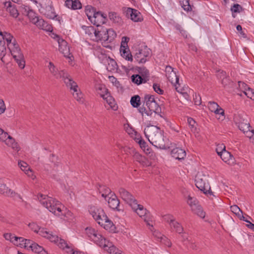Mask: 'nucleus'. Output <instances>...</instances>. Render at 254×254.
I'll list each match as a JSON object with an SVG mask.
<instances>
[{
    "label": "nucleus",
    "instance_id": "423d86ee",
    "mask_svg": "<svg viewBox=\"0 0 254 254\" xmlns=\"http://www.w3.org/2000/svg\"><path fill=\"white\" fill-rule=\"evenodd\" d=\"M204 178L200 176H197L196 177L195 182L196 187L204 193L213 195V192L211 191L210 186L208 183L206 182L205 178L204 176Z\"/></svg>",
    "mask_w": 254,
    "mask_h": 254
},
{
    "label": "nucleus",
    "instance_id": "f257e3e1",
    "mask_svg": "<svg viewBox=\"0 0 254 254\" xmlns=\"http://www.w3.org/2000/svg\"><path fill=\"white\" fill-rule=\"evenodd\" d=\"M144 133L150 143L160 149L167 150L176 145L164 136V131L157 126H147L144 128Z\"/></svg>",
    "mask_w": 254,
    "mask_h": 254
},
{
    "label": "nucleus",
    "instance_id": "393cba45",
    "mask_svg": "<svg viewBox=\"0 0 254 254\" xmlns=\"http://www.w3.org/2000/svg\"><path fill=\"white\" fill-rule=\"evenodd\" d=\"M65 5L68 8L74 10L80 9L82 7V4L79 0H66Z\"/></svg>",
    "mask_w": 254,
    "mask_h": 254
},
{
    "label": "nucleus",
    "instance_id": "49530a36",
    "mask_svg": "<svg viewBox=\"0 0 254 254\" xmlns=\"http://www.w3.org/2000/svg\"><path fill=\"white\" fill-rule=\"evenodd\" d=\"M5 41H1L0 40V57L2 62H4L3 61V58L6 54V47L5 45Z\"/></svg>",
    "mask_w": 254,
    "mask_h": 254
},
{
    "label": "nucleus",
    "instance_id": "a211bd4d",
    "mask_svg": "<svg viewBox=\"0 0 254 254\" xmlns=\"http://www.w3.org/2000/svg\"><path fill=\"white\" fill-rule=\"evenodd\" d=\"M0 193L3 194L6 196L14 197L17 196L19 198L22 199L21 196L12 190L10 189H9L6 185L0 182Z\"/></svg>",
    "mask_w": 254,
    "mask_h": 254
},
{
    "label": "nucleus",
    "instance_id": "58836bf2",
    "mask_svg": "<svg viewBox=\"0 0 254 254\" xmlns=\"http://www.w3.org/2000/svg\"><path fill=\"white\" fill-rule=\"evenodd\" d=\"M0 35L2 36L3 41H4V40H5L6 41L8 48H9V47H11L12 46V43H11V40L13 38V36L10 33H8L7 32L2 33L1 31L0 32Z\"/></svg>",
    "mask_w": 254,
    "mask_h": 254
},
{
    "label": "nucleus",
    "instance_id": "37998d69",
    "mask_svg": "<svg viewBox=\"0 0 254 254\" xmlns=\"http://www.w3.org/2000/svg\"><path fill=\"white\" fill-rule=\"evenodd\" d=\"M31 251L37 254H40L42 252L48 254V252L46 251L42 246L39 245L38 244L35 243L31 249Z\"/></svg>",
    "mask_w": 254,
    "mask_h": 254
},
{
    "label": "nucleus",
    "instance_id": "338daca9",
    "mask_svg": "<svg viewBox=\"0 0 254 254\" xmlns=\"http://www.w3.org/2000/svg\"><path fill=\"white\" fill-rule=\"evenodd\" d=\"M245 95L251 99L253 100H254V90L251 88H248V89L246 92H245Z\"/></svg>",
    "mask_w": 254,
    "mask_h": 254
},
{
    "label": "nucleus",
    "instance_id": "6e6552de",
    "mask_svg": "<svg viewBox=\"0 0 254 254\" xmlns=\"http://www.w3.org/2000/svg\"><path fill=\"white\" fill-rule=\"evenodd\" d=\"M119 192L122 198L128 203L131 207L133 206V203L137 202L134 197L124 188H120L119 189Z\"/></svg>",
    "mask_w": 254,
    "mask_h": 254
},
{
    "label": "nucleus",
    "instance_id": "20e7f679",
    "mask_svg": "<svg viewBox=\"0 0 254 254\" xmlns=\"http://www.w3.org/2000/svg\"><path fill=\"white\" fill-rule=\"evenodd\" d=\"M48 67L51 73L55 78L57 79H62L66 86L71 89H73L74 91H76L77 83L72 80L65 70H59L52 62L49 63Z\"/></svg>",
    "mask_w": 254,
    "mask_h": 254
},
{
    "label": "nucleus",
    "instance_id": "a19ab883",
    "mask_svg": "<svg viewBox=\"0 0 254 254\" xmlns=\"http://www.w3.org/2000/svg\"><path fill=\"white\" fill-rule=\"evenodd\" d=\"M120 53L121 56L126 60L129 61H132V56L129 49H120Z\"/></svg>",
    "mask_w": 254,
    "mask_h": 254
},
{
    "label": "nucleus",
    "instance_id": "09e8293b",
    "mask_svg": "<svg viewBox=\"0 0 254 254\" xmlns=\"http://www.w3.org/2000/svg\"><path fill=\"white\" fill-rule=\"evenodd\" d=\"M14 240L12 241V243L15 246L23 248L24 238L22 237H14Z\"/></svg>",
    "mask_w": 254,
    "mask_h": 254
},
{
    "label": "nucleus",
    "instance_id": "412c9836",
    "mask_svg": "<svg viewBox=\"0 0 254 254\" xmlns=\"http://www.w3.org/2000/svg\"><path fill=\"white\" fill-rule=\"evenodd\" d=\"M102 247L109 254H122V252L109 241L107 240V242L105 243V245H103Z\"/></svg>",
    "mask_w": 254,
    "mask_h": 254
},
{
    "label": "nucleus",
    "instance_id": "13d9d810",
    "mask_svg": "<svg viewBox=\"0 0 254 254\" xmlns=\"http://www.w3.org/2000/svg\"><path fill=\"white\" fill-rule=\"evenodd\" d=\"M160 242L165 246L170 247L171 246L172 243L170 240H169L166 237L164 236H162L160 238Z\"/></svg>",
    "mask_w": 254,
    "mask_h": 254
},
{
    "label": "nucleus",
    "instance_id": "7c9ffc66",
    "mask_svg": "<svg viewBox=\"0 0 254 254\" xmlns=\"http://www.w3.org/2000/svg\"><path fill=\"white\" fill-rule=\"evenodd\" d=\"M7 137V139L4 141L5 144L8 146L11 147L14 150L18 151L20 147L18 143L15 142V139L10 135H8Z\"/></svg>",
    "mask_w": 254,
    "mask_h": 254
},
{
    "label": "nucleus",
    "instance_id": "4468645a",
    "mask_svg": "<svg viewBox=\"0 0 254 254\" xmlns=\"http://www.w3.org/2000/svg\"><path fill=\"white\" fill-rule=\"evenodd\" d=\"M104 219H101L99 221L98 224L103 226L105 229L112 233H116V227L113 223L111 221L105 214Z\"/></svg>",
    "mask_w": 254,
    "mask_h": 254
},
{
    "label": "nucleus",
    "instance_id": "5701e85b",
    "mask_svg": "<svg viewBox=\"0 0 254 254\" xmlns=\"http://www.w3.org/2000/svg\"><path fill=\"white\" fill-rule=\"evenodd\" d=\"M221 153L220 154L219 156L223 161L231 165L235 163V158L227 150H224L223 152H221Z\"/></svg>",
    "mask_w": 254,
    "mask_h": 254
},
{
    "label": "nucleus",
    "instance_id": "052dcab7",
    "mask_svg": "<svg viewBox=\"0 0 254 254\" xmlns=\"http://www.w3.org/2000/svg\"><path fill=\"white\" fill-rule=\"evenodd\" d=\"M208 106L209 109L211 111V112L214 113V112H215L216 109L219 107V106L218 105L217 103H216L215 102L211 101L208 102Z\"/></svg>",
    "mask_w": 254,
    "mask_h": 254
},
{
    "label": "nucleus",
    "instance_id": "473e14b6",
    "mask_svg": "<svg viewBox=\"0 0 254 254\" xmlns=\"http://www.w3.org/2000/svg\"><path fill=\"white\" fill-rule=\"evenodd\" d=\"M106 35L105 37H103V41H107L109 43L112 42L116 37V32L112 29H109L106 31Z\"/></svg>",
    "mask_w": 254,
    "mask_h": 254
},
{
    "label": "nucleus",
    "instance_id": "de8ad7c7",
    "mask_svg": "<svg viewBox=\"0 0 254 254\" xmlns=\"http://www.w3.org/2000/svg\"><path fill=\"white\" fill-rule=\"evenodd\" d=\"M221 83L223 87L225 88H232L233 87L234 84L233 82L231 81L229 76L225 79H222V81H221Z\"/></svg>",
    "mask_w": 254,
    "mask_h": 254
},
{
    "label": "nucleus",
    "instance_id": "2f4dec72",
    "mask_svg": "<svg viewBox=\"0 0 254 254\" xmlns=\"http://www.w3.org/2000/svg\"><path fill=\"white\" fill-rule=\"evenodd\" d=\"M33 24H35L39 28L46 30L47 31L50 30V26H48L47 23L42 18H40L39 17L37 18L35 22Z\"/></svg>",
    "mask_w": 254,
    "mask_h": 254
},
{
    "label": "nucleus",
    "instance_id": "7ed1b4c3",
    "mask_svg": "<svg viewBox=\"0 0 254 254\" xmlns=\"http://www.w3.org/2000/svg\"><path fill=\"white\" fill-rule=\"evenodd\" d=\"M38 198L40 203L55 215L59 217L66 216L64 212L66 209L56 199L42 194H38Z\"/></svg>",
    "mask_w": 254,
    "mask_h": 254
},
{
    "label": "nucleus",
    "instance_id": "5fc2aeb1",
    "mask_svg": "<svg viewBox=\"0 0 254 254\" xmlns=\"http://www.w3.org/2000/svg\"><path fill=\"white\" fill-rule=\"evenodd\" d=\"M129 40V38L127 37H123L122 39L121 45L120 49H128L127 43Z\"/></svg>",
    "mask_w": 254,
    "mask_h": 254
},
{
    "label": "nucleus",
    "instance_id": "f8f14e48",
    "mask_svg": "<svg viewBox=\"0 0 254 254\" xmlns=\"http://www.w3.org/2000/svg\"><path fill=\"white\" fill-rule=\"evenodd\" d=\"M90 21L93 25L99 26L106 23L107 15L100 11H97Z\"/></svg>",
    "mask_w": 254,
    "mask_h": 254
},
{
    "label": "nucleus",
    "instance_id": "39448f33",
    "mask_svg": "<svg viewBox=\"0 0 254 254\" xmlns=\"http://www.w3.org/2000/svg\"><path fill=\"white\" fill-rule=\"evenodd\" d=\"M136 70L138 72V74H133L131 76V81L137 84L140 85L142 83H146L149 80V72L146 67H137Z\"/></svg>",
    "mask_w": 254,
    "mask_h": 254
},
{
    "label": "nucleus",
    "instance_id": "774afa93",
    "mask_svg": "<svg viewBox=\"0 0 254 254\" xmlns=\"http://www.w3.org/2000/svg\"><path fill=\"white\" fill-rule=\"evenodd\" d=\"M243 9V7L239 4H234L231 7V10L233 12H240Z\"/></svg>",
    "mask_w": 254,
    "mask_h": 254
},
{
    "label": "nucleus",
    "instance_id": "2eb2a0df",
    "mask_svg": "<svg viewBox=\"0 0 254 254\" xmlns=\"http://www.w3.org/2000/svg\"><path fill=\"white\" fill-rule=\"evenodd\" d=\"M132 209L140 217H144V221L146 222L147 224L150 225V223L147 219V210L144 208L143 205L138 204L137 202L133 204Z\"/></svg>",
    "mask_w": 254,
    "mask_h": 254
},
{
    "label": "nucleus",
    "instance_id": "f704fd0d",
    "mask_svg": "<svg viewBox=\"0 0 254 254\" xmlns=\"http://www.w3.org/2000/svg\"><path fill=\"white\" fill-rule=\"evenodd\" d=\"M7 11H9L10 15L14 18H17L19 15V13L16 5L14 4L12 5L10 2L8 3Z\"/></svg>",
    "mask_w": 254,
    "mask_h": 254
},
{
    "label": "nucleus",
    "instance_id": "4be33fe9",
    "mask_svg": "<svg viewBox=\"0 0 254 254\" xmlns=\"http://www.w3.org/2000/svg\"><path fill=\"white\" fill-rule=\"evenodd\" d=\"M12 47H9L8 49L11 53V55L12 56L14 59H17V58H21L22 56H23V55L22 54L21 52V50L18 45L17 44L13 43H12Z\"/></svg>",
    "mask_w": 254,
    "mask_h": 254
},
{
    "label": "nucleus",
    "instance_id": "6ab92c4d",
    "mask_svg": "<svg viewBox=\"0 0 254 254\" xmlns=\"http://www.w3.org/2000/svg\"><path fill=\"white\" fill-rule=\"evenodd\" d=\"M172 156L179 160L184 159L186 156V151L179 147L173 148L171 152Z\"/></svg>",
    "mask_w": 254,
    "mask_h": 254
},
{
    "label": "nucleus",
    "instance_id": "e433bc0d",
    "mask_svg": "<svg viewBox=\"0 0 254 254\" xmlns=\"http://www.w3.org/2000/svg\"><path fill=\"white\" fill-rule=\"evenodd\" d=\"M191 211L201 218L205 217V212L203 211L202 207L200 204L192 208Z\"/></svg>",
    "mask_w": 254,
    "mask_h": 254
},
{
    "label": "nucleus",
    "instance_id": "603ef678",
    "mask_svg": "<svg viewBox=\"0 0 254 254\" xmlns=\"http://www.w3.org/2000/svg\"><path fill=\"white\" fill-rule=\"evenodd\" d=\"M71 90V89L70 88ZM76 91H74L73 89H71V90L73 91V93H72L73 96L74 98L78 102L83 103V100L82 99V93L78 91V87L76 89Z\"/></svg>",
    "mask_w": 254,
    "mask_h": 254
},
{
    "label": "nucleus",
    "instance_id": "c03bdc74",
    "mask_svg": "<svg viewBox=\"0 0 254 254\" xmlns=\"http://www.w3.org/2000/svg\"><path fill=\"white\" fill-rule=\"evenodd\" d=\"M187 203L190 207L191 209L199 204L198 201L196 198L192 197L190 195H189L188 197Z\"/></svg>",
    "mask_w": 254,
    "mask_h": 254
},
{
    "label": "nucleus",
    "instance_id": "79ce46f5",
    "mask_svg": "<svg viewBox=\"0 0 254 254\" xmlns=\"http://www.w3.org/2000/svg\"><path fill=\"white\" fill-rule=\"evenodd\" d=\"M130 102L133 107H139L141 104L140 96L138 95H136L131 97Z\"/></svg>",
    "mask_w": 254,
    "mask_h": 254
},
{
    "label": "nucleus",
    "instance_id": "c756f323",
    "mask_svg": "<svg viewBox=\"0 0 254 254\" xmlns=\"http://www.w3.org/2000/svg\"><path fill=\"white\" fill-rule=\"evenodd\" d=\"M147 107L148 108V112H145V114L147 116H151L153 112L155 114L159 113L160 110V108L156 101Z\"/></svg>",
    "mask_w": 254,
    "mask_h": 254
},
{
    "label": "nucleus",
    "instance_id": "ea45409f",
    "mask_svg": "<svg viewBox=\"0 0 254 254\" xmlns=\"http://www.w3.org/2000/svg\"><path fill=\"white\" fill-rule=\"evenodd\" d=\"M170 227L172 229L173 228L174 230L179 234H182L183 232V227L181 224L178 221H176V220L174 221H173L172 224H171L170 225Z\"/></svg>",
    "mask_w": 254,
    "mask_h": 254
},
{
    "label": "nucleus",
    "instance_id": "cd10ccee",
    "mask_svg": "<svg viewBox=\"0 0 254 254\" xmlns=\"http://www.w3.org/2000/svg\"><path fill=\"white\" fill-rule=\"evenodd\" d=\"M109 18L113 22L119 25H121L123 23V20L120 15L115 12H110L109 13Z\"/></svg>",
    "mask_w": 254,
    "mask_h": 254
},
{
    "label": "nucleus",
    "instance_id": "4c0bfd02",
    "mask_svg": "<svg viewBox=\"0 0 254 254\" xmlns=\"http://www.w3.org/2000/svg\"><path fill=\"white\" fill-rule=\"evenodd\" d=\"M18 165L21 170L24 171L25 174H27L29 176H30L31 174H32V171L30 170L28 164L26 162L20 161L18 162Z\"/></svg>",
    "mask_w": 254,
    "mask_h": 254
},
{
    "label": "nucleus",
    "instance_id": "3c124183",
    "mask_svg": "<svg viewBox=\"0 0 254 254\" xmlns=\"http://www.w3.org/2000/svg\"><path fill=\"white\" fill-rule=\"evenodd\" d=\"M97 187L98 188V191L100 193H111V189L105 186L99 184L97 185Z\"/></svg>",
    "mask_w": 254,
    "mask_h": 254
},
{
    "label": "nucleus",
    "instance_id": "0eeeda50",
    "mask_svg": "<svg viewBox=\"0 0 254 254\" xmlns=\"http://www.w3.org/2000/svg\"><path fill=\"white\" fill-rule=\"evenodd\" d=\"M40 11L41 13L45 15L47 18L54 19L58 16L56 14L55 9L52 4V2L49 4H45L42 6L41 4Z\"/></svg>",
    "mask_w": 254,
    "mask_h": 254
},
{
    "label": "nucleus",
    "instance_id": "dca6fc26",
    "mask_svg": "<svg viewBox=\"0 0 254 254\" xmlns=\"http://www.w3.org/2000/svg\"><path fill=\"white\" fill-rule=\"evenodd\" d=\"M22 9L23 14L26 15L30 21L33 23L35 22L39 17L35 11L28 5H23L22 6Z\"/></svg>",
    "mask_w": 254,
    "mask_h": 254
},
{
    "label": "nucleus",
    "instance_id": "bf43d9fd",
    "mask_svg": "<svg viewBox=\"0 0 254 254\" xmlns=\"http://www.w3.org/2000/svg\"><path fill=\"white\" fill-rule=\"evenodd\" d=\"M188 123L191 128L192 131H195L196 129L195 127L196 122L195 121L191 118H188Z\"/></svg>",
    "mask_w": 254,
    "mask_h": 254
},
{
    "label": "nucleus",
    "instance_id": "69168bd1",
    "mask_svg": "<svg viewBox=\"0 0 254 254\" xmlns=\"http://www.w3.org/2000/svg\"><path fill=\"white\" fill-rule=\"evenodd\" d=\"M154 90L159 94L162 95L164 93V90L160 88L159 84L154 83L153 85Z\"/></svg>",
    "mask_w": 254,
    "mask_h": 254
},
{
    "label": "nucleus",
    "instance_id": "9d476101",
    "mask_svg": "<svg viewBox=\"0 0 254 254\" xmlns=\"http://www.w3.org/2000/svg\"><path fill=\"white\" fill-rule=\"evenodd\" d=\"M151 51L147 47L138 50L134 55V59L139 63H144L146 61V58L150 55Z\"/></svg>",
    "mask_w": 254,
    "mask_h": 254
},
{
    "label": "nucleus",
    "instance_id": "c9c22d12",
    "mask_svg": "<svg viewBox=\"0 0 254 254\" xmlns=\"http://www.w3.org/2000/svg\"><path fill=\"white\" fill-rule=\"evenodd\" d=\"M96 12V9L92 6L87 5L85 6V12L89 20L92 19Z\"/></svg>",
    "mask_w": 254,
    "mask_h": 254
},
{
    "label": "nucleus",
    "instance_id": "c85d7f7f",
    "mask_svg": "<svg viewBox=\"0 0 254 254\" xmlns=\"http://www.w3.org/2000/svg\"><path fill=\"white\" fill-rule=\"evenodd\" d=\"M100 247H102L103 245H105V243L107 242V240L105 239L101 235L96 232L95 235H93L91 239Z\"/></svg>",
    "mask_w": 254,
    "mask_h": 254
},
{
    "label": "nucleus",
    "instance_id": "1a4fd4ad",
    "mask_svg": "<svg viewBox=\"0 0 254 254\" xmlns=\"http://www.w3.org/2000/svg\"><path fill=\"white\" fill-rule=\"evenodd\" d=\"M125 12L126 16L130 18L134 22H141L143 20L142 14L137 9L127 7Z\"/></svg>",
    "mask_w": 254,
    "mask_h": 254
},
{
    "label": "nucleus",
    "instance_id": "8fccbe9b",
    "mask_svg": "<svg viewBox=\"0 0 254 254\" xmlns=\"http://www.w3.org/2000/svg\"><path fill=\"white\" fill-rule=\"evenodd\" d=\"M82 28L85 30V33L88 34L89 36H91L93 34H94L95 36V33L96 32V29L94 28V27L91 26H83Z\"/></svg>",
    "mask_w": 254,
    "mask_h": 254
},
{
    "label": "nucleus",
    "instance_id": "aec40b11",
    "mask_svg": "<svg viewBox=\"0 0 254 254\" xmlns=\"http://www.w3.org/2000/svg\"><path fill=\"white\" fill-rule=\"evenodd\" d=\"M109 206L114 209L120 211V201L115 194H113L108 199Z\"/></svg>",
    "mask_w": 254,
    "mask_h": 254
},
{
    "label": "nucleus",
    "instance_id": "f3484780",
    "mask_svg": "<svg viewBox=\"0 0 254 254\" xmlns=\"http://www.w3.org/2000/svg\"><path fill=\"white\" fill-rule=\"evenodd\" d=\"M166 76L168 80L172 84L178 83L179 78L176 75V72L170 65H167L165 68Z\"/></svg>",
    "mask_w": 254,
    "mask_h": 254
},
{
    "label": "nucleus",
    "instance_id": "6e6d98bb",
    "mask_svg": "<svg viewBox=\"0 0 254 254\" xmlns=\"http://www.w3.org/2000/svg\"><path fill=\"white\" fill-rule=\"evenodd\" d=\"M144 100L146 102V106L151 104L155 101L154 96L150 95H146L144 96Z\"/></svg>",
    "mask_w": 254,
    "mask_h": 254
},
{
    "label": "nucleus",
    "instance_id": "680f3d73",
    "mask_svg": "<svg viewBox=\"0 0 254 254\" xmlns=\"http://www.w3.org/2000/svg\"><path fill=\"white\" fill-rule=\"evenodd\" d=\"M175 28L178 31H180V33L185 38L187 37L186 34V31L183 29L182 26L178 23H175L174 25Z\"/></svg>",
    "mask_w": 254,
    "mask_h": 254
},
{
    "label": "nucleus",
    "instance_id": "e2e57ef3",
    "mask_svg": "<svg viewBox=\"0 0 254 254\" xmlns=\"http://www.w3.org/2000/svg\"><path fill=\"white\" fill-rule=\"evenodd\" d=\"M163 219L166 222L169 223L170 226L172 224L173 221L175 220L174 217L171 214L165 215L163 216Z\"/></svg>",
    "mask_w": 254,
    "mask_h": 254
},
{
    "label": "nucleus",
    "instance_id": "9b49d317",
    "mask_svg": "<svg viewBox=\"0 0 254 254\" xmlns=\"http://www.w3.org/2000/svg\"><path fill=\"white\" fill-rule=\"evenodd\" d=\"M89 212L93 218L99 223L101 219H104L106 214L103 209L95 206H90L89 208Z\"/></svg>",
    "mask_w": 254,
    "mask_h": 254
},
{
    "label": "nucleus",
    "instance_id": "f03ea898",
    "mask_svg": "<svg viewBox=\"0 0 254 254\" xmlns=\"http://www.w3.org/2000/svg\"><path fill=\"white\" fill-rule=\"evenodd\" d=\"M28 226L34 232L47 238L51 242L57 244L60 248L65 250L66 253H69L70 254H80L81 252L75 250L72 245H68L64 239L59 238L57 235H54L52 233H50V232L48 231L46 228L40 227L35 223H30L28 224Z\"/></svg>",
    "mask_w": 254,
    "mask_h": 254
},
{
    "label": "nucleus",
    "instance_id": "b1692460",
    "mask_svg": "<svg viewBox=\"0 0 254 254\" xmlns=\"http://www.w3.org/2000/svg\"><path fill=\"white\" fill-rule=\"evenodd\" d=\"M236 123L238 125L239 128L243 132L251 128L250 124L247 119L240 117L239 119L236 121Z\"/></svg>",
    "mask_w": 254,
    "mask_h": 254
},
{
    "label": "nucleus",
    "instance_id": "4d7b16f0",
    "mask_svg": "<svg viewBox=\"0 0 254 254\" xmlns=\"http://www.w3.org/2000/svg\"><path fill=\"white\" fill-rule=\"evenodd\" d=\"M14 60L16 61V63L18 65V66L21 69H23L24 68L25 65V61L24 60V56H22L21 58H20V59H15Z\"/></svg>",
    "mask_w": 254,
    "mask_h": 254
},
{
    "label": "nucleus",
    "instance_id": "a878e982",
    "mask_svg": "<svg viewBox=\"0 0 254 254\" xmlns=\"http://www.w3.org/2000/svg\"><path fill=\"white\" fill-rule=\"evenodd\" d=\"M96 32L95 33V37L96 40L103 41V37H105L106 35V31L108 30V29L102 26V25L99 26H97L96 29Z\"/></svg>",
    "mask_w": 254,
    "mask_h": 254
},
{
    "label": "nucleus",
    "instance_id": "72a5a7b5",
    "mask_svg": "<svg viewBox=\"0 0 254 254\" xmlns=\"http://www.w3.org/2000/svg\"><path fill=\"white\" fill-rule=\"evenodd\" d=\"M230 209L240 220H245L246 218L243 215V211L237 205L231 206Z\"/></svg>",
    "mask_w": 254,
    "mask_h": 254
},
{
    "label": "nucleus",
    "instance_id": "bb28decb",
    "mask_svg": "<svg viewBox=\"0 0 254 254\" xmlns=\"http://www.w3.org/2000/svg\"><path fill=\"white\" fill-rule=\"evenodd\" d=\"M102 97L106 100L107 103L112 110L114 111L117 110L118 108V105L115 103V100L112 96L109 95L108 93L103 95Z\"/></svg>",
    "mask_w": 254,
    "mask_h": 254
},
{
    "label": "nucleus",
    "instance_id": "ddd939ff",
    "mask_svg": "<svg viewBox=\"0 0 254 254\" xmlns=\"http://www.w3.org/2000/svg\"><path fill=\"white\" fill-rule=\"evenodd\" d=\"M57 40L59 43V50L62 53L65 57L69 58V55H70L69 48L67 45V43L62 38H61L60 36H57Z\"/></svg>",
    "mask_w": 254,
    "mask_h": 254
},
{
    "label": "nucleus",
    "instance_id": "a18cd8bd",
    "mask_svg": "<svg viewBox=\"0 0 254 254\" xmlns=\"http://www.w3.org/2000/svg\"><path fill=\"white\" fill-rule=\"evenodd\" d=\"M180 4L184 10L189 12L192 10V8L190 4V0H181Z\"/></svg>",
    "mask_w": 254,
    "mask_h": 254
},
{
    "label": "nucleus",
    "instance_id": "864d4df0",
    "mask_svg": "<svg viewBox=\"0 0 254 254\" xmlns=\"http://www.w3.org/2000/svg\"><path fill=\"white\" fill-rule=\"evenodd\" d=\"M35 242L33 241L24 239L23 248L27 250H31Z\"/></svg>",
    "mask_w": 254,
    "mask_h": 254
},
{
    "label": "nucleus",
    "instance_id": "0e129e2a",
    "mask_svg": "<svg viewBox=\"0 0 254 254\" xmlns=\"http://www.w3.org/2000/svg\"><path fill=\"white\" fill-rule=\"evenodd\" d=\"M86 233L88 237L91 239L93 235H95L96 231L92 228H86L85 229Z\"/></svg>",
    "mask_w": 254,
    "mask_h": 254
}]
</instances>
